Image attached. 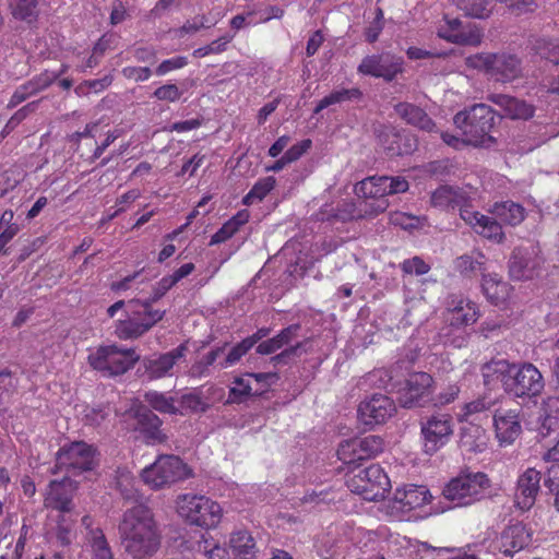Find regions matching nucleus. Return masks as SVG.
<instances>
[{
	"mask_svg": "<svg viewBox=\"0 0 559 559\" xmlns=\"http://www.w3.org/2000/svg\"><path fill=\"white\" fill-rule=\"evenodd\" d=\"M162 425V419L148 408L141 407L134 413L133 429L143 437L148 445L162 444L167 441Z\"/></svg>",
	"mask_w": 559,
	"mask_h": 559,
	"instance_id": "obj_23",
	"label": "nucleus"
},
{
	"mask_svg": "<svg viewBox=\"0 0 559 559\" xmlns=\"http://www.w3.org/2000/svg\"><path fill=\"white\" fill-rule=\"evenodd\" d=\"M251 348L252 346L249 343V341L247 338H243L229 349V352L227 353L226 357L223 360L218 361V367L221 369H226L228 367L236 365Z\"/></svg>",
	"mask_w": 559,
	"mask_h": 559,
	"instance_id": "obj_55",
	"label": "nucleus"
},
{
	"mask_svg": "<svg viewBox=\"0 0 559 559\" xmlns=\"http://www.w3.org/2000/svg\"><path fill=\"white\" fill-rule=\"evenodd\" d=\"M514 362L506 359L490 360L480 368L483 381L486 388L495 389L499 383L507 393V379H511Z\"/></svg>",
	"mask_w": 559,
	"mask_h": 559,
	"instance_id": "obj_29",
	"label": "nucleus"
},
{
	"mask_svg": "<svg viewBox=\"0 0 559 559\" xmlns=\"http://www.w3.org/2000/svg\"><path fill=\"white\" fill-rule=\"evenodd\" d=\"M144 401L150 407L162 414L175 415L178 413L174 397L167 396L165 393L148 391L144 394Z\"/></svg>",
	"mask_w": 559,
	"mask_h": 559,
	"instance_id": "obj_45",
	"label": "nucleus"
},
{
	"mask_svg": "<svg viewBox=\"0 0 559 559\" xmlns=\"http://www.w3.org/2000/svg\"><path fill=\"white\" fill-rule=\"evenodd\" d=\"M58 74H49V71H45L35 75L33 79L20 85L11 96L8 108H14L28 97L36 95L37 93L49 87L56 80Z\"/></svg>",
	"mask_w": 559,
	"mask_h": 559,
	"instance_id": "obj_28",
	"label": "nucleus"
},
{
	"mask_svg": "<svg viewBox=\"0 0 559 559\" xmlns=\"http://www.w3.org/2000/svg\"><path fill=\"white\" fill-rule=\"evenodd\" d=\"M383 182V186L386 190V197L397 193L406 192L409 188L408 181L401 176L389 177V176H380V180Z\"/></svg>",
	"mask_w": 559,
	"mask_h": 559,
	"instance_id": "obj_59",
	"label": "nucleus"
},
{
	"mask_svg": "<svg viewBox=\"0 0 559 559\" xmlns=\"http://www.w3.org/2000/svg\"><path fill=\"white\" fill-rule=\"evenodd\" d=\"M188 64V58L185 56H176L170 59H166L159 63L156 68V74L162 76L174 70L182 69Z\"/></svg>",
	"mask_w": 559,
	"mask_h": 559,
	"instance_id": "obj_62",
	"label": "nucleus"
},
{
	"mask_svg": "<svg viewBox=\"0 0 559 559\" xmlns=\"http://www.w3.org/2000/svg\"><path fill=\"white\" fill-rule=\"evenodd\" d=\"M187 343H181L176 348L164 354H154L142 359L144 374L148 380H158L173 376L174 366L186 356Z\"/></svg>",
	"mask_w": 559,
	"mask_h": 559,
	"instance_id": "obj_19",
	"label": "nucleus"
},
{
	"mask_svg": "<svg viewBox=\"0 0 559 559\" xmlns=\"http://www.w3.org/2000/svg\"><path fill=\"white\" fill-rule=\"evenodd\" d=\"M496 438L501 447L512 444L522 432L519 409H497L493 414Z\"/></svg>",
	"mask_w": 559,
	"mask_h": 559,
	"instance_id": "obj_22",
	"label": "nucleus"
},
{
	"mask_svg": "<svg viewBox=\"0 0 559 559\" xmlns=\"http://www.w3.org/2000/svg\"><path fill=\"white\" fill-rule=\"evenodd\" d=\"M276 185V179L273 176H267L259 179L250 191L242 198L243 205H252L254 201H262Z\"/></svg>",
	"mask_w": 559,
	"mask_h": 559,
	"instance_id": "obj_44",
	"label": "nucleus"
},
{
	"mask_svg": "<svg viewBox=\"0 0 559 559\" xmlns=\"http://www.w3.org/2000/svg\"><path fill=\"white\" fill-rule=\"evenodd\" d=\"M300 330L299 324H290L287 328H284L276 334L275 336L262 341L257 346V353L259 355H271L283 348L287 345L294 336L297 335V332Z\"/></svg>",
	"mask_w": 559,
	"mask_h": 559,
	"instance_id": "obj_38",
	"label": "nucleus"
},
{
	"mask_svg": "<svg viewBox=\"0 0 559 559\" xmlns=\"http://www.w3.org/2000/svg\"><path fill=\"white\" fill-rule=\"evenodd\" d=\"M96 465V449L84 441L66 444L56 454V467L72 475L92 471Z\"/></svg>",
	"mask_w": 559,
	"mask_h": 559,
	"instance_id": "obj_11",
	"label": "nucleus"
},
{
	"mask_svg": "<svg viewBox=\"0 0 559 559\" xmlns=\"http://www.w3.org/2000/svg\"><path fill=\"white\" fill-rule=\"evenodd\" d=\"M456 7L466 16L487 19L493 10V0H456Z\"/></svg>",
	"mask_w": 559,
	"mask_h": 559,
	"instance_id": "obj_42",
	"label": "nucleus"
},
{
	"mask_svg": "<svg viewBox=\"0 0 559 559\" xmlns=\"http://www.w3.org/2000/svg\"><path fill=\"white\" fill-rule=\"evenodd\" d=\"M367 217H372L371 214L361 205V201H348L343 200L340 202L334 210L332 215L328 216V219H334L340 222L357 221Z\"/></svg>",
	"mask_w": 559,
	"mask_h": 559,
	"instance_id": "obj_39",
	"label": "nucleus"
},
{
	"mask_svg": "<svg viewBox=\"0 0 559 559\" xmlns=\"http://www.w3.org/2000/svg\"><path fill=\"white\" fill-rule=\"evenodd\" d=\"M384 441L381 437L369 435L364 438L344 440L337 449V457L346 465L370 460L382 453Z\"/></svg>",
	"mask_w": 559,
	"mask_h": 559,
	"instance_id": "obj_14",
	"label": "nucleus"
},
{
	"mask_svg": "<svg viewBox=\"0 0 559 559\" xmlns=\"http://www.w3.org/2000/svg\"><path fill=\"white\" fill-rule=\"evenodd\" d=\"M430 203L444 211L459 210L461 217L464 210H472L468 193L460 187L447 185L440 186L431 193Z\"/></svg>",
	"mask_w": 559,
	"mask_h": 559,
	"instance_id": "obj_24",
	"label": "nucleus"
},
{
	"mask_svg": "<svg viewBox=\"0 0 559 559\" xmlns=\"http://www.w3.org/2000/svg\"><path fill=\"white\" fill-rule=\"evenodd\" d=\"M171 288V285L166 281V278L162 277L153 285L152 293L147 298L132 299L130 300V306H140V308H143L144 310H154L153 305L160 300Z\"/></svg>",
	"mask_w": 559,
	"mask_h": 559,
	"instance_id": "obj_46",
	"label": "nucleus"
},
{
	"mask_svg": "<svg viewBox=\"0 0 559 559\" xmlns=\"http://www.w3.org/2000/svg\"><path fill=\"white\" fill-rule=\"evenodd\" d=\"M468 68L484 72L490 80L511 83L522 76V59L519 55L502 50L498 52H478L466 58Z\"/></svg>",
	"mask_w": 559,
	"mask_h": 559,
	"instance_id": "obj_4",
	"label": "nucleus"
},
{
	"mask_svg": "<svg viewBox=\"0 0 559 559\" xmlns=\"http://www.w3.org/2000/svg\"><path fill=\"white\" fill-rule=\"evenodd\" d=\"M226 346L227 343H225L223 346L212 348L206 355H204L192 366V373L198 377L207 374L209 368L217 361L218 357L225 352Z\"/></svg>",
	"mask_w": 559,
	"mask_h": 559,
	"instance_id": "obj_51",
	"label": "nucleus"
},
{
	"mask_svg": "<svg viewBox=\"0 0 559 559\" xmlns=\"http://www.w3.org/2000/svg\"><path fill=\"white\" fill-rule=\"evenodd\" d=\"M396 412L394 401L383 394H373L367 401L360 403L358 414L366 426L384 424Z\"/></svg>",
	"mask_w": 559,
	"mask_h": 559,
	"instance_id": "obj_20",
	"label": "nucleus"
},
{
	"mask_svg": "<svg viewBox=\"0 0 559 559\" xmlns=\"http://www.w3.org/2000/svg\"><path fill=\"white\" fill-rule=\"evenodd\" d=\"M544 485L555 493L554 506L559 512V464H552L547 468Z\"/></svg>",
	"mask_w": 559,
	"mask_h": 559,
	"instance_id": "obj_57",
	"label": "nucleus"
},
{
	"mask_svg": "<svg viewBox=\"0 0 559 559\" xmlns=\"http://www.w3.org/2000/svg\"><path fill=\"white\" fill-rule=\"evenodd\" d=\"M543 412L545 415L543 427L550 429L559 420V397L548 396L543 403Z\"/></svg>",
	"mask_w": 559,
	"mask_h": 559,
	"instance_id": "obj_56",
	"label": "nucleus"
},
{
	"mask_svg": "<svg viewBox=\"0 0 559 559\" xmlns=\"http://www.w3.org/2000/svg\"><path fill=\"white\" fill-rule=\"evenodd\" d=\"M489 99L500 106L503 109L504 115L511 119L526 120L532 118L535 112L533 105L509 95L495 94L489 96Z\"/></svg>",
	"mask_w": 559,
	"mask_h": 559,
	"instance_id": "obj_34",
	"label": "nucleus"
},
{
	"mask_svg": "<svg viewBox=\"0 0 559 559\" xmlns=\"http://www.w3.org/2000/svg\"><path fill=\"white\" fill-rule=\"evenodd\" d=\"M430 498L429 490L425 486L417 485H408L403 489H397L394 493V500L403 512L425 506Z\"/></svg>",
	"mask_w": 559,
	"mask_h": 559,
	"instance_id": "obj_31",
	"label": "nucleus"
},
{
	"mask_svg": "<svg viewBox=\"0 0 559 559\" xmlns=\"http://www.w3.org/2000/svg\"><path fill=\"white\" fill-rule=\"evenodd\" d=\"M91 547L94 559H114V554L102 528L91 531Z\"/></svg>",
	"mask_w": 559,
	"mask_h": 559,
	"instance_id": "obj_49",
	"label": "nucleus"
},
{
	"mask_svg": "<svg viewBox=\"0 0 559 559\" xmlns=\"http://www.w3.org/2000/svg\"><path fill=\"white\" fill-rule=\"evenodd\" d=\"M8 5L15 20L31 25L38 19V0H8Z\"/></svg>",
	"mask_w": 559,
	"mask_h": 559,
	"instance_id": "obj_40",
	"label": "nucleus"
},
{
	"mask_svg": "<svg viewBox=\"0 0 559 559\" xmlns=\"http://www.w3.org/2000/svg\"><path fill=\"white\" fill-rule=\"evenodd\" d=\"M545 389V380L532 362L514 364L511 379H507V394L523 402L534 401Z\"/></svg>",
	"mask_w": 559,
	"mask_h": 559,
	"instance_id": "obj_8",
	"label": "nucleus"
},
{
	"mask_svg": "<svg viewBox=\"0 0 559 559\" xmlns=\"http://www.w3.org/2000/svg\"><path fill=\"white\" fill-rule=\"evenodd\" d=\"M480 317L479 307L468 298L451 295L447 299L443 319L454 329L473 325Z\"/></svg>",
	"mask_w": 559,
	"mask_h": 559,
	"instance_id": "obj_17",
	"label": "nucleus"
},
{
	"mask_svg": "<svg viewBox=\"0 0 559 559\" xmlns=\"http://www.w3.org/2000/svg\"><path fill=\"white\" fill-rule=\"evenodd\" d=\"M533 532L522 522L510 523L500 534L499 550L506 556H513L527 547Z\"/></svg>",
	"mask_w": 559,
	"mask_h": 559,
	"instance_id": "obj_26",
	"label": "nucleus"
},
{
	"mask_svg": "<svg viewBox=\"0 0 559 559\" xmlns=\"http://www.w3.org/2000/svg\"><path fill=\"white\" fill-rule=\"evenodd\" d=\"M123 554L131 559H150L162 547L163 535L153 510L138 503L128 508L118 524Z\"/></svg>",
	"mask_w": 559,
	"mask_h": 559,
	"instance_id": "obj_1",
	"label": "nucleus"
},
{
	"mask_svg": "<svg viewBox=\"0 0 559 559\" xmlns=\"http://www.w3.org/2000/svg\"><path fill=\"white\" fill-rule=\"evenodd\" d=\"M539 250L532 248H515L509 260V274L515 281L532 280L539 274L544 265Z\"/></svg>",
	"mask_w": 559,
	"mask_h": 559,
	"instance_id": "obj_16",
	"label": "nucleus"
},
{
	"mask_svg": "<svg viewBox=\"0 0 559 559\" xmlns=\"http://www.w3.org/2000/svg\"><path fill=\"white\" fill-rule=\"evenodd\" d=\"M111 82L112 79L108 75L104 76L103 79L87 80L75 87V93L78 95H82L85 93V88L98 93L107 88L111 84Z\"/></svg>",
	"mask_w": 559,
	"mask_h": 559,
	"instance_id": "obj_63",
	"label": "nucleus"
},
{
	"mask_svg": "<svg viewBox=\"0 0 559 559\" xmlns=\"http://www.w3.org/2000/svg\"><path fill=\"white\" fill-rule=\"evenodd\" d=\"M461 388L457 383H450L443 388L431 401L435 406H445L453 403L460 395Z\"/></svg>",
	"mask_w": 559,
	"mask_h": 559,
	"instance_id": "obj_58",
	"label": "nucleus"
},
{
	"mask_svg": "<svg viewBox=\"0 0 559 559\" xmlns=\"http://www.w3.org/2000/svg\"><path fill=\"white\" fill-rule=\"evenodd\" d=\"M129 314L124 320L116 323V335L120 340H134L144 335L165 317V310H144L140 306H130Z\"/></svg>",
	"mask_w": 559,
	"mask_h": 559,
	"instance_id": "obj_12",
	"label": "nucleus"
},
{
	"mask_svg": "<svg viewBox=\"0 0 559 559\" xmlns=\"http://www.w3.org/2000/svg\"><path fill=\"white\" fill-rule=\"evenodd\" d=\"M357 72L362 75L383 79L392 82L404 72V59L391 52L368 55L362 58L357 67Z\"/></svg>",
	"mask_w": 559,
	"mask_h": 559,
	"instance_id": "obj_15",
	"label": "nucleus"
},
{
	"mask_svg": "<svg viewBox=\"0 0 559 559\" xmlns=\"http://www.w3.org/2000/svg\"><path fill=\"white\" fill-rule=\"evenodd\" d=\"M253 385L254 395H261L280 379L277 372H248Z\"/></svg>",
	"mask_w": 559,
	"mask_h": 559,
	"instance_id": "obj_54",
	"label": "nucleus"
},
{
	"mask_svg": "<svg viewBox=\"0 0 559 559\" xmlns=\"http://www.w3.org/2000/svg\"><path fill=\"white\" fill-rule=\"evenodd\" d=\"M251 395H254V390L250 378L248 377V372L240 377H236L229 389V402L241 403Z\"/></svg>",
	"mask_w": 559,
	"mask_h": 559,
	"instance_id": "obj_47",
	"label": "nucleus"
},
{
	"mask_svg": "<svg viewBox=\"0 0 559 559\" xmlns=\"http://www.w3.org/2000/svg\"><path fill=\"white\" fill-rule=\"evenodd\" d=\"M116 488L120 491L124 499H131L134 497V476L126 468H118L115 475Z\"/></svg>",
	"mask_w": 559,
	"mask_h": 559,
	"instance_id": "obj_52",
	"label": "nucleus"
},
{
	"mask_svg": "<svg viewBox=\"0 0 559 559\" xmlns=\"http://www.w3.org/2000/svg\"><path fill=\"white\" fill-rule=\"evenodd\" d=\"M462 219L484 238L501 243L504 240L502 226L493 217L473 210H464Z\"/></svg>",
	"mask_w": 559,
	"mask_h": 559,
	"instance_id": "obj_27",
	"label": "nucleus"
},
{
	"mask_svg": "<svg viewBox=\"0 0 559 559\" xmlns=\"http://www.w3.org/2000/svg\"><path fill=\"white\" fill-rule=\"evenodd\" d=\"M383 148L390 157L409 155L417 150V139L409 133L391 130L384 134Z\"/></svg>",
	"mask_w": 559,
	"mask_h": 559,
	"instance_id": "obj_33",
	"label": "nucleus"
},
{
	"mask_svg": "<svg viewBox=\"0 0 559 559\" xmlns=\"http://www.w3.org/2000/svg\"><path fill=\"white\" fill-rule=\"evenodd\" d=\"M348 489L367 501H379L385 498L391 489V481L379 464L360 469L346 480Z\"/></svg>",
	"mask_w": 559,
	"mask_h": 559,
	"instance_id": "obj_7",
	"label": "nucleus"
},
{
	"mask_svg": "<svg viewBox=\"0 0 559 559\" xmlns=\"http://www.w3.org/2000/svg\"><path fill=\"white\" fill-rule=\"evenodd\" d=\"M496 118V112L490 106L476 104L468 110L459 111L453 122L462 131L468 145L489 147L496 143L491 135Z\"/></svg>",
	"mask_w": 559,
	"mask_h": 559,
	"instance_id": "obj_3",
	"label": "nucleus"
},
{
	"mask_svg": "<svg viewBox=\"0 0 559 559\" xmlns=\"http://www.w3.org/2000/svg\"><path fill=\"white\" fill-rule=\"evenodd\" d=\"M532 49L542 58L559 66V38L538 37L533 41Z\"/></svg>",
	"mask_w": 559,
	"mask_h": 559,
	"instance_id": "obj_43",
	"label": "nucleus"
},
{
	"mask_svg": "<svg viewBox=\"0 0 559 559\" xmlns=\"http://www.w3.org/2000/svg\"><path fill=\"white\" fill-rule=\"evenodd\" d=\"M396 115L407 124L414 126L427 132L436 130V123L428 114L420 107L411 103H399L394 106Z\"/></svg>",
	"mask_w": 559,
	"mask_h": 559,
	"instance_id": "obj_32",
	"label": "nucleus"
},
{
	"mask_svg": "<svg viewBox=\"0 0 559 559\" xmlns=\"http://www.w3.org/2000/svg\"><path fill=\"white\" fill-rule=\"evenodd\" d=\"M361 97L362 92L358 87L334 90L329 95L319 100L314 108V114H319L332 105L360 99Z\"/></svg>",
	"mask_w": 559,
	"mask_h": 559,
	"instance_id": "obj_41",
	"label": "nucleus"
},
{
	"mask_svg": "<svg viewBox=\"0 0 559 559\" xmlns=\"http://www.w3.org/2000/svg\"><path fill=\"white\" fill-rule=\"evenodd\" d=\"M379 180L380 177H368L354 187V192L361 201V205L372 217L383 213L389 206L386 190L383 182Z\"/></svg>",
	"mask_w": 559,
	"mask_h": 559,
	"instance_id": "obj_18",
	"label": "nucleus"
},
{
	"mask_svg": "<svg viewBox=\"0 0 559 559\" xmlns=\"http://www.w3.org/2000/svg\"><path fill=\"white\" fill-rule=\"evenodd\" d=\"M75 484L70 477H63L61 480H51L44 499V506L47 509L60 511L62 513L72 510V499L75 491Z\"/></svg>",
	"mask_w": 559,
	"mask_h": 559,
	"instance_id": "obj_25",
	"label": "nucleus"
},
{
	"mask_svg": "<svg viewBox=\"0 0 559 559\" xmlns=\"http://www.w3.org/2000/svg\"><path fill=\"white\" fill-rule=\"evenodd\" d=\"M495 405V402L486 395L479 396L476 400L465 403L460 414V421H467L473 415L489 411Z\"/></svg>",
	"mask_w": 559,
	"mask_h": 559,
	"instance_id": "obj_50",
	"label": "nucleus"
},
{
	"mask_svg": "<svg viewBox=\"0 0 559 559\" xmlns=\"http://www.w3.org/2000/svg\"><path fill=\"white\" fill-rule=\"evenodd\" d=\"M435 380L431 374L418 371L409 373L399 390L402 407H423L431 401Z\"/></svg>",
	"mask_w": 559,
	"mask_h": 559,
	"instance_id": "obj_13",
	"label": "nucleus"
},
{
	"mask_svg": "<svg viewBox=\"0 0 559 559\" xmlns=\"http://www.w3.org/2000/svg\"><path fill=\"white\" fill-rule=\"evenodd\" d=\"M401 270L405 274L425 275L430 271V265L421 258L414 257L412 259L404 260L401 263Z\"/></svg>",
	"mask_w": 559,
	"mask_h": 559,
	"instance_id": "obj_61",
	"label": "nucleus"
},
{
	"mask_svg": "<svg viewBox=\"0 0 559 559\" xmlns=\"http://www.w3.org/2000/svg\"><path fill=\"white\" fill-rule=\"evenodd\" d=\"M250 219V212L247 209L239 210L222 227L212 235L210 246L226 242L233 238Z\"/></svg>",
	"mask_w": 559,
	"mask_h": 559,
	"instance_id": "obj_36",
	"label": "nucleus"
},
{
	"mask_svg": "<svg viewBox=\"0 0 559 559\" xmlns=\"http://www.w3.org/2000/svg\"><path fill=\"white\" fill-rule=\"evenodd\" d=\"M542 474L534 467L526 468L518 478L514 490V506L528 511L536 502L540 490Z\"/></svg>",
	"mask_w": 559,
	"mask_h": 559,
	"instance_id": "obj_21",
	"label": "nucleus"
},
{
	"mask_svg": "<svg viewBox=\"0 0 559 559\" xmlns=\"http://www.w3.org/2000/svg\"><path fill=\"white\" fill-rule=\"evenodd\" d=\"M483 31L476 25L463 26L457 36H450L449 43L477 47L483 41Z\"/></svg>",
	"mask_w": 559,
	"mask_h": 559,
	"instance_id": "obj_48",
	"label": "nucleus"
},
{
	"mask_svg": "<svg viewBox=\"0 0 559 559\" xmlns=\"http://www.w3.org/2000/svg\"><path fill=\"white\" fill-rule=\"evenodd\" d=\"M491 480L484 472L461 471L442 488V497L451 508H467L490 496Z\"/></svg>",
	"mask_w": 559,
	"mask_h": 559,
	"instance_id": "obj_2",
	"label": "nucleus"
},
{
	"mask_svg": "<svg viewBox=\"0 0 559 559\" xmlns=\"http://www.w3.org/2000/svg\"><path fill=\"white\" fill-rule=\"evenodd\" d=\"M234 35L226 34L222 37L213 40L209 45L199 47L193 50L192 56L194 58H203L210 55H219L227 49V45L233 40Z\"/></svg>",
	"mask_w": 559,
	"mask_h": 559,
	"instance_id": "obj_53",
	"label": "nucleus"
},
{
	"mask_svg": "<svg viewBox=\"0 0 559 559\" xmlns=\"http://www.w3.org/2000/svg\"><path fill=\"white\" fill-rule=\"evenodd\" d=\"M496 218L510 226H518L524 219L526 211L523 205L511 200L495 202L489 209Z\"/></svg>",
	"mask_w": 559,
	"mask_h": 559,
	"instance_id": "obj_35",
	"label": "nucleus"
},
{
	"mask_svg": "<svg viewBox=\"0 0 559 559\" xmlns=\"http://www.w3.org/2000/svg\"><path fill=\"white\" fill-rule=\"evenodd\" d=\"M228 549L233 559H258L255 539L247 530H237L230 533Z\"/></svg>",
	"mask_w": 559,
	"mask_h": 559,
	"instance_id": "obj_30",
	"label": "nucleus"
},
{
	"mask_svg": "<svg viewBox=\"0 0 559 559\" xmlns=\"http://www.w3.org/2000/svg\"><path fill=\"white\" fill-rule=\"evenodd\" d=\"M180 96L181 92L175 84H165L154 91V97L159 100L176 102Z\"/></svg>",
	"mask_w": 559,
	"mask_h": 559,
	"instance_id": "obj_64",
	"label": "nucleus"
},
{
	"mask_svg": "<svg viewBox=\"0 0 559 559\" xmlns=\"http://www.w3.org/2000/svg\"><path fill=\"white\" fill-rule=\"evenodd\" d=\"M454 432V420L448 413L436 412L420 420L424 452L432 455L449 443Z\"/></svg>",
	"mask_w": 559,
	"mask_h": 559,
	"instance_id": "obj_10",
	"label": "nucleus"
},
{
	"mask_svg": "<svg viewBox=\"0 0 559 559\" xmlns=\"http://www.w3.org/2000/svg\"><path fill=\"white\" fill-rule=\"evenodd\" d=\"M139 357L134 349H122L117 345L99 346L88 355L90 366L110 376H118L133 368Z\"/></svg>",
	"mask_w": 559,
	"mask_h": 559,
	"instance_id": "obj_9",
	"label": "nucleus"
},
{
	"mask_svg": "<svg viewBox=\"0 0 559 559\" xmlns=\"http://www.w3.org/2000/svg\"><path fill=\"white\" fill-rule=\"evenodd\" d=\"M481 288L486 298L496 306L506 301L509 297V285L497 274L483 275Z\"/></svg>",
	"mask_w": 559,
	"mask_h": 559,
	"instance_id": "obj_37",
	"label": "nucleus"
},
{
	"mask_svg": "<svg viewBox=\"0 0 559 559\" xmlns=\"http://www.w3.org/2000/svg\"><path fill=\"white\" fill-rule=\"evenodd\" d=\"M181 407L192 413H204L209 408V405L203 401L200 394L187 393L181 396Z\"/></svg>",
	"mask_w": 559,
	"mask_h": 559,
	"instance_id": "obj_60",
	"label": "nucleus"
},
{
	"mask_svg": "<svg viewBox=\"0 0 559 559\" xmlns=\"http://www.w3.org/2000/svg\"><path fill=\"white\" fill-rule=\"evenodd\" d=\"M176 509L187 524L206 531L216 528L223 518L221 504L204 495L181 493L176 499Z\"/></svg>",
	"mask_w": 559,
	"mask_h": 559,
	"instance_id": "obj_5",
	"label": "nucleus"
},
{
	"mask_svg": "<svg viewBox=\"0 0 559 559\" xmlns=\"http://www.w3.org/2000/svg\"><path fill=\"white\" fill-rule=\"evenodd\" d=\"M192 476V469L188 464L174 454H160L141 471V479L152 490L169 488Z\"/></svg>",
	"mask_w": 559,
	"mask_h": 559,
	"instance_id": "obj_6",
	"label": "nucleus"
}]
</instances>
